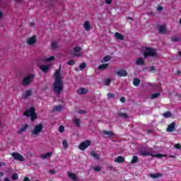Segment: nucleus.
I'll return each mask as SVG.
<instances>
[{
	"mask_svg": "<svg viewBox=\"0 0 181 181\" xmlns=\"http://www.w3.org/2000/svg\"><path fill=\"white\" fill-rule=\"evenodd\" d=\"M11 156L13 157L15 160H18L20 162H25V158H23V156H22V154H20L19 153H12Z\"/></svg>",
	"mask_w": 181,
	"mask_h": 181,
	"instance_id": "7",
	"label": "nucleus"
},
{
	"mask_svg": "<svg viewBox=\"0 0 181 181\" xmlns=\"http://www.w3.org/2000/svg\"><path fill=\"white\" fill-rule=\"evenodd\" d=\"M86 67H87V64H86V62H83L79 65L80 70H84Z\"/></svg>",
	"mask_w": 181,
	"mask_h": 181,
	"instance_id": "36",
	"label": "nucleus"
},
{
	"mask_svg": "<svg viewBox=\"0 0 181 181\" xmlns=\"http://www.w3.org/2000/svg\"><path fill=\"white\" fill-rule=\"evenodd\" d=\"M109 169H110V170H112V169H114V167L112 165H110Z\"/></svg>",
	"mask_w": 181,
	"mask_h": 181,
	"instance_id": "57",
	"label": "nucleus"
},
{
	"mask_svg": "<svg viewBox=\"0 0 181 181\" xmlns=\"http://www.w3.org/2000/svg\"><path fill=\"white\" fill-rule=\"evenodd\" d=\"M30 26H35V23H30Z\"/></svg>",
	"mask_w": 181,
	"mask_h": 181,
	"instance_id": "61",
	"label": "nucleus"
},
{
	"mask_svg": "<svg viewBox=\"0 0 181 181\" xmlns=\"http://www.w3.org/2000/svg\"><path fill=\"white\" fill-rule=\"evenodd\" d=\"M93 170H95V172H101V167L100 166L93 167Z\"/></svg>",
	"mask_w": 181,
	"mask_h": 181,
	"instance_id": "43",
	"label": "nucleus"
},
{
	"mask_svg": "<svg viewBox=\"0 0 181 181\" xmlns=\"http://www.w3.org/2000/svg\"><path fill=\"white\" fill-rule=\"evenodd\" d=\"M103 62H110L111 60V57L110 56H105L104 58H103Z\"/></svg>",
	"mask_w": 181,
	"mask_h": 181,
	"instance_id": "42",
	"label": "nucleus"
},
{
	"mask_svg": "<svg viewBox=\"0 0 181 181\" xmlns=\"http://www.w3.org/2000/svg\"><path fill=\"white\" fill-rule=\"evenodd\" d=\"M160 176H162L160 173L150 174V177H152V179H158V177H160Z\"/></svg>",
	"mask_w": 181,
	"mask_h": 181,
	"instance_id": "31",
	"label": "nucleus"
},
{
	"mask_svg": "<svg viewBox=\"0 0 181 181\" xmlns=\"http://www.w3.org/2000/svg\"><path fill=\"white\" fill-rule=\"evenodd\" d=\"M149 71H155V66H150Z\"/></svg>",
	"mask_w": 181,
	"mask_h": 181,
	"instance_id": "52",
	"label": "nucleus"
},
{
	"mask_svg": "<svg viewBox=\"0 0 181 181\" xmlns=\"http://www.w3.org/2000/svg\"><path fill=\"white\" fill-rule=\"evenodd\" d=\"M118 117H120V118H123V119H128V114L120 112L118 114Z\"/></svg>",
	"mask_w": 181,
	"mask_h": 181,
	"instance_id": "27",
	"label": "nucleus"
},
{
	"mask_svg": "<svg viewBox=\"0 0 181 181\" xmlns=\"http://www.w3.org/2000/svg\"><path fill=\"white\" fill-rule=\"evenodd\" d=\"M180 25H181V18L180 19Z\"/></svg>",
	"mask_w": 181,
	"mask_h": 181,
	"instance_id": "64",
	"label": "nucleus"
},
{
	"mask_svg": "<svg viewBox=\"0 0 181 181\" xmlns=\"http://www.w3.org/2000/svg\"><path fill=\"white\" fill-rule=\"evenodd\" d=\"M63 109V106H62V105H59L58 106H55L53 109V111H56L57 112H59L60 111H62V110Z\"/></svg>",
	"mask_w": 181,
	"mask_h": 181,
	"instance_id": "29",
	"label": "nucleus"
},
{
	"mask_svg": "<svg viewBox=\"0 0 181 181\" xmlns=\"http://www.w3.org/2000/svg\"><path fill=\"white\" fill-rule=\"evenodd\" d=\"M133 84L135 86V87H138V86L141 84V80L138 78H135L133 81Z\"/></svg>",
	"mask_w": 181,
	"mask_h": 181,
	"instance_id": "25",
	"label": "nucleus"
},
{
	"mask_svg": "<svg viewBox=\"0 0 181 181\" xmlns=\"http://www.w3.org/2000/svg\"><path fill=\"white\" fill-rule=\"evenodd\" d=\"M68 177H69V179H71V180L74 181L78 180V178H77V177L74 173H68Z\"/></svg>",
	"mask_w": 181,
	"mask_h": 181,
	"instance_id": "16",
	"label": "nucleus"
},
{
	"mask_svg": "<svg viewBox=\"0 0 181 181\" xmlns=\"http://www.w3.org/2000/svg\"><path fill=\"white\" fill-rule=\"evenodd\" d=\"M78 114H86V111H84L83 110H78Z\"/></svg>",
	"mask_w": 181,
	"mask_h": 181,
	"instance_id": "50",
	"label": "nucleus"
},
{
	"mask_svg": "<svg viewBox=\"0 0 181 181\" xmlns=\"http://www.w3.org/2000/svg\"><path fill=\"white\" fill-rule=\"evenodd\" d=\"M103 134L104 135H106V136L107 137L114 136V134L112 133V132L103 131Z\"/></svg>",
	"mask_w": 181,
	"mask_h": 181,
	"instance_id": "30",
	"label": "nucleus"
},
{
	"mask_svg": "<svg viewBox=\"0 0 181 181\" xmlns=\"http://www.w3.org/2000/svg\"><path fill=\"white\" fill-rule=\"evenodd\" d=\"M62 144H63L64 149H67V148H69V144L67 143V140H64L62 141Z\"/></svg>",
	"mask_w": 181,
	"mask_h": 181,
	"instance_id": "37",
	"label": "nucleus"
},
{
	"mask_svg": "<svg viewBox=\"0 0 181 181\" xmlns=\"http://www.w3.org/2000/svg\"><path fill=\"white\" fill-rule=\"evenodd\" d=\"M139 160L138 156H134L132 160V163H137Z\"/></svg>",
	"mask_w": 181,
	"mask_h": 181,
	"instance_id": "38",
	"label": "nucleus"
},
{
	"mask_svg": "<svg viewBox=\"0 0 181 181\" xmlns=\"http://www.w3.org/2000/svg\"><path fill=\"white\" fill-rule=\"evenodd\" d=\"M81 47L76 46L74 47V52H72V54H74L75 57H80L81 56V53L80 52H81Z\"/></svg>",
	"mask_w": 181,
	"mask_h": 181,
	"instance_id": "9",
	"label": "nucleus"
},
{
	"mask_svg": "<svg viewBox=\"0 0 181 181\" xmlns=\"http://www.w3.org/2000/svg\"><path fill=\"white\" fill-rule=\"evenodd\" d=\"M105 4L110 5L112 3V0H105Z\"/></svg>",
	"mask_w": 181,
	"mask_h": 181,
	"instance_id": "48",
	"label": "nucleus"
},
{
	"mask_svg": "<svg viewBox=\"0 0 181 181\" xmlns=\"http://www.w3.org/2000/svg\"><path fill=\"white\" fill-rule=\"evenodd\" d=\"M116 74L119 77H127V76H128V72H127V71L125 70H120V71H117L116 72Z\"/></svg>",
	"mask_w": 181,
	"mask_h": 181,
	"instance_id": "11",
	"label": "nucleus"
},
{
	"mask_svg": "<svg viewBox=\"0 0 181 181\" xmlns=\"http://www.w3.org/2000/svg\"><path fill=\"white\" fill-rule=\"evenodd\" d=\"M157 11H159L160 12V11H163V7L162 6H158L157 8Z\"/></svg>",
	"mask_w": 181,
	"mask_h": 181,
	"instance_id": "53",
	"label": "nucleus"
},
{
	"mask_svg": "<svg viewBox=\"0 0 181 181\" xmlns=\"http://www.w3.org/2000/svg\"><path fill=\"white\" fill-rule=\"evenodd\" d=\"M127 19H130L131 21H134V18H132V17H127Z\"/></svg>",
	"mask_w": 181,
	"mask_h": 181,
	"instance_id": "60",
	"label": "nucleus"
},
{
	"mask_svg": "<svg viewBox=\"0 0 181 181\" xmlns=\"http://www.w3.org/2000/svg\"><path fill=\"white\" fill-rule=\"evenodd\" d=\"M2 176H4V173L0 172V177H2Z\"/></svg>",
	"mask_w": 181,
	"mask_h": 181,
	"instance_id": "59",
	"label": "nucleus"
},
{
	"mask_svg": "<svg viewBox=\"0 0 181 181\" xmlns=\"http://www.w3.org/2000/svg\"><path fill=\"white\" fill-rule=\"evenodd\" d=\"M143 55L144 59H146L148 57H156V56H158V52L154 48L146 47L143 49Z\"/></svg>",
	"mask_w": 181,
	"mask_h": 181,
	"instance_id": "2",
	"label": "nucleus"
},
{
	"mask_svg": "<svg viewBox=\"0 0 181 181\" xmlns=\"http://www.w3.org/2000/svg\"><path fill=\"white\" fill-rule=\"evenodd\" d=\"M179 56H181V51L178 52Z\"/></svg>",
	"mask_w": 181,
	"mask_h": 181,
	"instance_id": "63",
	"label": "nucleus"
},
{
	"mask_svg": "<svg viewBox=\"0 0 181 181\" xmlns=\"http://www.w3.org/2000/svg\"><path fill=\"white\" fill-rule=\"evenodd\" d=\"M120 101H121V103H125V97H122L120 98Z\"/></svg>",
	"mask_w": 181,
	"mask_h": 181,
	"instance_id": "51",
	"label": "nucleus"
},
{
	"mask_svg": "<svg viewBox=\"0 0 181 181\" xmlns=\"http://www.w3.org/2000/svg\"><path fill=\"white\" fill-rule=\"evenodd\" d=\"M115 162L116 163H124V162H125V158L121 156H119L115 159Z\"/></svg>",
	"mask_w": 181,
	"mask_h": 181,
	"instance_id": "13",
	"label": "nucleus"
},
{
	"mask_svg": "<svg viewBox=\"0 0 181 181\" xmlns=\"http://www.w3.org/2000/svg\"><path fill=\"white\" fill-rule=\"evenodd\" d=\"M30 180H29V177H25V178H24V180H23V181H29Z\"/></svg>",
	"mask_w": 181,
	"mask_h": 181,
	"instance_id": "55",
	"label": "nucleus"
},
{
	"mask_svg": "<svg viewBox=\"0 0 181 181\" xmlns=\"http://www.w3.org/2000/svg\"><path fill=\"white\" fill-rule=\"evenodd\" d=\"M52 155H53V152H48L47 153L45 154H42L40 156V158L41 159H47V158H50V156H52Z\"/></svg>",
	"mask_w": 181,
	"mask_h": 181,
	"instance_id": "17",
	"label": "nucleus"
},
{
	"mask_svg": "<svg viewBox=\"0 0 181 181\" xmlns=\"http://www.w3.org/2000/svg\"><path fill=\"white\" fill-rule=\"evenodd\" d=\"M83 28L85 30H87V32H88L91 29V25L90 24V21H85L83 24Z\"/></svg>",
	"mask_w": 181,
	"mask_h": 181,
	"instance_id": "15",
	"label": "nucleus"
},
{
	"mask_svg": "<svg viewBox=\"0 0 181 181\" xmlns=\"http://www.w3.org/2000/svg\"><path fill=\"white\" fill-rule=\"evenodd\" d=\"M175 128H176V123L173 122L168 126L166 131L167 132H173V131H175Z\"/></svg>",
	"mask_w": 181,
	"mask_h": 181,
	"instance_id": "10",
	"label": "nucleus"
},
{
	"mask_svg": "<svg viewBox=\"0 0 181 181\" xmlns=\"http://www.w3.org/2000/svg\"><path fill=\"white\" fill-rule=\"evenodd\" d=\"M160 93H153L152 94L150 98L153 100V98H158V97H160Z\"/></svg>",
	"mask_w": 181,
	"mask_h": 181,
	"instance_id": "34",
	"label": "nucleus"
},
{
	"mask_svg": "<svg viewBox=\"0 0 181 181\" xmlns=\"http://www.w3.org/2000/svg\"><path fill=\"white\" fill-rule=\"evenodd\" d=\"M171 41L173 42H180V39L177 37H171Z\"/></svg>",
	"mask_w": 181,
	"mask_h": 181,
	"instance_id": "39",
	"label": "nucleus"
},
{
	"mask_svg": "<svg viewBox=\"0 0 181 181\" xmlns=\"http://www.w3.org/2000/svg\"><path fill=\"white\" fill-rule=\"evenodd\" d=\"M158 32L159 33H166V26L165 25H158Z\"/></svg>",
	"mask_w": 181,
	"mask_h": 181,
	"instance_id": "19",
	"label": "nucleus"
},
{
	"mask_svg": "<svg viewBox=\"0 0 181 181\" xmlns=\"http://www.w3.org/2000/svg\"><path fill=\"white\" fill-rule=\"evenodd\" d=\"M19 179V175L18 173H15L12 175L11 176V180H18Z\"/></svg>",
	"mask_w": 181,
	"mask_h": 181,
	"instance_id": "33",
	"label": "nucleus"
},
{
	"mask_svg": "<svg viewBox=\"0 0 181 181\" xmlns=\"http://www.w3.org/2000/svg\"><path fill=\"white\" fill-rule=\"evenodd\" d=\"M107 98H115V94L112 93H107Z\"/></svg>",
	"mask_w": 181,
	"mask_h": 181,
	"instance_id": "40",
	"label": "nucleus"
},
{
	"mask_svg": "<svg viewBox=\"0 0 181 181\" xmlns=\"http://www.w3.org/2000/svg\"><path fill=\"white\" fill-rule=\"evenodd\" d=\"M49 173H51V175H56V171L54 170H49Z\"/></svg>",
	"mask_w": 181,
	"mask_h": 181,
	"instance_id": "49",
	"label": "nucleus"
},
{
	"mask_svg": "<svg viewBox=\"0 0 181 181\" xmlns=\"http://www.w3.org/2000/svg\"><path fill=\"white\" fill-rule=\"evenodd\" d=\"M43 129V124H40L34 127L33 131H32L33 135H37L40 134V132H42V130Z\"/></svg>",
	"mask_w": 181,
	"mask_h": 181,
	"instance_id": "8",
	"label": "nucleus"
},
{
	"mask_svg": "<svg viewBox=\"0 0 181 181\" xmlns=\"http://www.w3.org/2000/svg\"><path fill=\"white\" fill-rule=\"evenodd\" d=\"M28 128H29V124H25L24 126L20 128V130L18 131V134H22V132H25V131H26Z\"/></svg>",
	"mask_w": 181,
	"mask_h": 181,
	"instance_id": "22",
	"label": "nucleus"
},
{
	"mask_svg": "<svg viewBox=\"0 0 181 181\" xmlns=\"http://www.w3.org/2000/svg\"><path fill=\"white\" fill-rule=\"evenodd\" d=\"M164 118H170L172 117V113L170 112H166L163 114Z\"/></svg>",
	"mask_w": 181,
	"mask_h": 181,
	"instance_id": "32",
	"label": "nucleus"
},
{
	"mask_svg": "<svg viewBox=\"0 0 181 181\" xmlns=\"http://www.w3.org/2000/svg\"><path fill=\"white\" fill-rule=\"evenodd\" d=\"M108 66V64H103L98 67V70H100L101 71H103V70H107Z\"/></svg>",
	"mask_w": 181,
	"mask_h": 181,
	"instance_id": "18",
	"label": "nucleus"
},
{
	"mask_svg": "<svg viewBox=\"0 0 181 181\" xmlns=\"http://www.w3.org/2000/svg\"><path fill=\"white\" fill-rule=\"evenodd\" d=\"M90 156H93L97 160H100V156H98V154L97 153H95V151L90 152Z\"/></svg>",
	"mask_w": 181,
	"mask_h": 181,
	"instance_id": "26",
	"label": "nucleus"
},
{
	"mask_svg": "<svg viewBox=\"0 0 181 181\" xmlns=\"http://www.w3.org/2000/svg\"><path fill=\"white\" fill-rule=\"evenodd\" d=\"M54 59V57H49L48 58L44 59L43 62H53Z\"/></svg>",
	"mask_w": 181,
	"mask_h": 181,
	"instance_id": "35",
	"label": "nucleus"
},
{
	"mask_svg": "<svg viewBox=\"0 0 181 181\" xmlns=\"http://www.w3.org/2000/svg\"><path fill=\"white\" fill-rule=\"evenodd\" d=\"M52 47H54V49H56V47H57V42H53L52 44Z\"/></svg>",
	"mask_w": 181,
	"mask_h": 181,
	"instance_id": "47",
	"label": "nucleus"
},
{
	"mask_svg": "<svg viewBox=\"0 0 181 181\" xmlns=\"http://www.w3.org/2000/svg\"><path fill=\"white\" fill-rule=\"evenodd\" d=\"M115 37L116 39H118L119 40H124V35H122L119 33H115Z\"/></svg>",
	"mask_w": 181,
	"mask_h": 181,
	"instance_id": "24",
	"label": "nucleus"
},
{
	"mask_svg": "<svg viewBox=\"0 0 181 181\" xmlns=\"http://www.w3.org/2000/svg\"><path fill=\"white\" fill-rule=\"evenodd\" d=\"M110 83H111V80H110V79H106V80H105V86H110Z\"/></svg>",
	"mask_w": 181,
	"mask_h": 181,
	"instance_id": "44",
	"label": "nucleus"
},
{
	"mask_svg": "<svg viewBox=\"0 0 181 181\" xmlns=\"http://www.w3.org/2000/svg\"><path fill=\"white\" fill-rule=\"evenodd\" d=\"M87 92H88L87 89H85L84 88H81L78 90V94H81V95L87 94Z\"/></svg>",
	"mask_w": 181,
	"mask_h": 181,
	"instance_id": "28",
	"label": "nucleus"
},
{
	"mask_svg": "<svg viewBox=\"0 0 181 181\" xmlns=\"http://www.w3.org/2000/svg\"><path fill=\"white\" fill-rule=\"evenodd\" d=\"M2 16H4V13H2V11H0V18H2Z\"/></svg>",
	"mask_w": 181,
	"mask_h": 181,
	"instance_id": "58",
	"label": "nucleus"
},
{
	"mask_svg": "<svg viewBox=\"0 0 181 181\" xmlns=\"http://www.w3.org/2000/svg\"><path fill=\"white\" fill-rule=\"evenodd\" d=\"M59 132H64V126H60L59 128Z\"/></svg>",
	"mask_w": 181,
	"mask_h": 181,
	"instance_id": "45",
	"label": "nucleus"
},
{
	"mask_svg": "<svg viewBox=\"0 0 181 181\" xmlns=\"http://www.w3.org/2000/svg\"><path fill=\"white\" fill-rule=\"evenodd\" d=\"M35 76H36L35 74H30L25 76L21 82L22 86L24 87H28V86L32 84V83H33V80H35Z\"/></svg>",
	"mask_w": 181,
	"mask_h": 181,
	"instance_id": "5",
	"label": "nucleus"
},
{
	"mask_svg": "<svg viewBox=\"0 0 181 181\" xmlns=\"http://www.w3.org/2000/svg\"><path fill=\"white\" fill-rule=\"evenodd\" d=\"M72 122L74 124H75L76 127H78V128L81 127V122L80 121V119L74 118L72 119Z\"/></svg>",
	"mask_w": 181,
	"mask_h": 181,
	"instance_id": "23",
	"label": "nucleus"
},
{
	"mask_svg": "<svg viewBox=\"0 0 181 181\" xmlns=\"http://www.w3.org/2000/svg\"><path fill=\"white\" fill-rule=\"evenodd\" d=\"M62 70V66L55 72V81L53 86V91L58 95L62 93L64 88V84L62 81V76H60V71Z\"/></svg>",
	"mask_w": 181,
	"mask_h": 181,
	"instance_id": "1",
	"label": "nucleus"
},
{
	"mask_svg": "<svg viewBox=\"0 0 181 181\" xmlns=\"http://www.w3.org/2000/svg\"><path fill=\"white\" fill-rule=\"evenodd\" d=\"M148 86H153V87H158V86L153 85V84H152V83H148Z\"/></svg>",
	"mask_w": 181,
	"mask_h": 181,
	"instance_id": "54",
	"label": "nucleus"
},
{
	"mask_svg": "<svg viewBox=\"0 0 181 181\" xmlns=\"http://www.w3.org/2000/svg\"><path fill=\"white\" fill-rule=\"evenodd\" d=\"M50 69V66L49 65H41L40 66V69L42 70L44 73L47 72V70Z\"/></svg>",
	"mask_w": 181,
	"mask_h": 181,
	"instance_id": "20",
	"label": "nucleus"
},
{
	"mask_svg": "<svg viewBox=\"0 0 181 181\" xmlns=\"http://www.w3.org/2000/svg\"><path fill=\"white\" fill-rule=\"evenodd\" d=\"M21 0H16V2H17V4H19V2H21Z\"/></svg>",
	"mask_w": 181,
	"mask_h": 181,
	"instance_id": "62",
	"label": "nucleus"
},
{
	"mask_svg": "<svg viewBox=\"0 0 181 181\" xmlns=\"http://www.w3.org/2000/svg\"><path fill=\"white\" fill-rule=\"evenodd\" d=\"M23 115L25 117H30L32 122H33L37 118V115L36 114L35 107H30V109L26 110L23 113Z\"/></svg>",
	"mask_w": 181,
	"mask_h": 181,
	"instance_id": "4",
	"label": "nucleus"
},
{
	"mask_svg": "<svg viewBox=\"0 0 181 181\" xmlns=\"http://www.w3.org/2000/svg\"><path fill=\"white\" fill-rule=\"evenodd\" d=\"M28 45L32 46V45H35L36 43V36L33 35L31 37H29L27 41Z\"/></svg>",
	"mask_w": 181,
	"mask_h": 181,
	"instance_id": "12",
	"label": "nucleus"
},
{
	"mask_svg": "<svg viewBox=\"0 0 181 181\" xmlns=\"http://www.w3.org/2000/svg\"><path fill=\"white\" fill-rule=\"evenodd\" d=\"M74 63H75L74 60L71 59L68 62H66V64H68L69 66H73L74 65Z\"/></svg>",
	"mask_w": 181,
	"mask_h": 181,
	"instance_id": "41",
	"label": "nucleus"
},
{
	"mask_svg": "<svg viewBox=\"0 0 181 181\" xmlns=\"http://www.w3.org/2000/svg\"><path fill=\"white\" fill-rule=\"evenodd\" d=\"M91 145V141L90 140H86L83 142H82L79 146L78 148L81 151H85V149H87L88 146Z\"/></svg>",
	"mask_w": 181,
	"mask_h": 181,
	"instance_id": "6",
	"label": "nucleus"
},
{
	"mask_svg": "<svg viewBox=\"0 0 181 181\" xmlns=\"http://www.w3.org/2000/svg\"><path fill=\"white\" fill-rule=\"evenodd\" d=\"M135 64L136 66H144V64H145V61H144V59L142 58H137Z\"/></svg>",
	"mask_w": 181,
	"mask_h": 181,
	"instance_id": "14",
	"label": "nucleus"
},
{
	"mask_svg": "<svg viewBox=\"0 0 181 181\" xmlns=\"http://www.w3.org/2000/svg\"><path fill=\"white\" fill-rule=\"evenodd\" d=\"M174 148H175L176 149H180L181 148L180 144H175Z\"/></svg>",
	"mask_w": 181,
	"mask_h": 181,
	"instance_id": "46",
	"label": "nucleus"
},
{
	"mask_svg": "<svg viewBox=\"0 0 181 181\" xmlns=\"http://www.w3.org/2000/svg\"><path fill=\"white\" fill-rule=\"evenodd\" d=\"M32 95V90H25V92L23 94L22 97L23 98H28V97H30Z\"/></svg>",
	"mask_w": 181,
	"mask_h": 181,
	"instance_id": "21",
	"label": "nucleus"
},
{
	"mask_svg": "<svg viewBox=\"0 0 181 181\" xmlns=\"http://www.w3.org/2000/svg\"><path fill=\"white\" fill-rule=\"evenodd\" d=\"M1 166H5V163H0V168Z\"/></svg>",
	"mask_w": 181,
	"mask_h": 181,
	"instance_id": "56",
	"label": "nucleus"
},
{
	"mask_svg": "<svg viewBox=\"0 0 181 181\" xmlns=\"http://www.w3.org/2000/svg\"><path fill=\"white\" fill-rule=\"evenodd\" d=\"M140 155L141 156H153V158H163L165 155L161 153H156V151H153V149L151 148L148 151H140Z\"/></svg>",
	"mask_w": 181,
	"mask_h": 181,
	"instance_id": "3",
	"label": "nucleus"
}]
</instances>
